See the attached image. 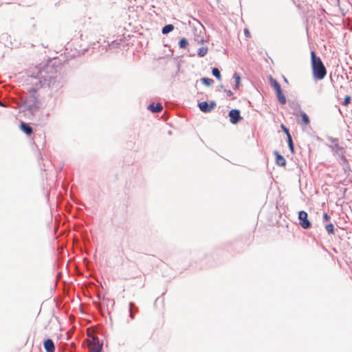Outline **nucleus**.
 <instances>
[{
    "label": "nucleus",
    "mask_w": 352,
    "mask_h": 352,
    "mask_svg": "<svg viewBox=\"0 0 352 352\" xmlns=\"http://www.w3.org/2000/svg\"><path fill=\"white\" fill-rule=\"evenodd\" d=\"M274 155L276 157V164L280 166H285L286 165L285 159L279 154L278 151H274Z\"/></svg>",
    "instance_id": "10"
},
{
    "label": "nucleus",
    "mask_w": 352,
    "mask_h": 352,
    "mask_svg": "<svg viewBox=\"0 0 352 352\" xmlns=\"http://www.w3.org/2000/svg\"><path fill=\"white\" fill-rule=\"evenodd\" d=\"M307 213L305 211L301 210L298 212V219L300 225L304 229L309 228L311 226L310 221L307 219Z\"/></svg>",
    "instance_id": "4"
},
{
    "label": "nucleus",
    "mask_w": 352,
    "mask_h": 352,
    "mask_svg": "<svg viewBox=\"0 0 352 352\" xmlns=\"http://www.w3.org/2000/svg\"><path fill=\"white\" fill-rule=\"evenodd\" d=\"M233 78L235 80V84L234 85V89H237L239 88L240 85H241V77L239 76V74L235 73L234 75H233Z\"/></svg>",
    "instance_id": "14"
},
{
    "label": "nucleus",
    "mask_w": 352,
    "mask_h": 352,
    "mask_svg": "<svg viewBox=\"0 0 352 352\" xmlns=\"http://www.w3.org/2000/svg\"><path fill=\"white\" fill-rule=\"evenodd\" d=\"M200 110L204 113L210 112L214 107H216V102L214 101H211L210 104L207 102H201L198 104Z\"/></svg>",
    "instance_id": "6"
},
{
    "label": "nucleus",
    "mask_w": 352,
    "mask_h": 352,
    "mask_svg": "<svg viewBox=\"0 0 352 352\" xmlns=\"http://www.w3.org/2000/svg\"><path fill=\"white\" fill-rule=\"evenodd\" d=\"M188 45V43L187 39H186L185 38H182L180 39V41L179 42V46L180 48L185 49L187 47Z\"/></svg>",
    "instance_id": "16"
},
{
    "label": "nucleus",
    "mask_w": 352,
    "mask_h": 352,
    "mask_svg": "<svg viewBox=\"0 0 352 352\" xmlns=\"http://www.w3.org/2000/svg\"><path fill=\"white\" fill-rule=\"evenodd\" d=\"M87 346L89 352H100L102 344L97 338L92 336L87 339Z\"/></svg>",
    "instance_id": "2"
},
{
    "label": "nucleus",
    "mask_w": 352,
    "mask_h": 352,
    "mask_svg": "<svg viewBox=\"0 0 352 352\" xmlns=\"http://www.w3.org/2000/svg\"><path fill=\"white\" fill-rule=\"evenodd\" d=\"M42 87L43 83L41 79L36 77L30 78V86L28 89L30 94L34 96Z\"/></svg>",
    "instance_id": "3"
},
{
    "label": "nucleus",
    "mask_w": 352,
    "mask_h": 352,
    "mask_svg": "<svg viewBox=\"0 0 352 352\" xmlns=\"http://www.w3.org/2000/svg\"><path fill=\"white\" fill-rule=\"evenodd\" d=\"M212 73L213 76H214L218 80H221V76L220 74V72L217 68H213L212 70Z\"/></svg>",
    "instance_id": "21"
},
{
    "label": "nucleus",
    "mask_w": 352,
    "mask_h": 352,
    "mask_svg": "<svg viewBox=\"0 0 352 352\" xmlns=\"http://www.w3.org/2000/svg\"><path fill=\"white\" fill-rule=\"evenodd\" d=\"M244 34L246 37L248 38H250L251 37V34H250V31L248 30V29L245 28L244 30Z\"/></svg>",
    "instance_id": "25"
},
{
    "label": "nucleus",
    "mask_w": 352,
    "mask_h": 352,
    "mask_svg": "<svg viewBox=\"0 0 352 352\" xmlns=\"http://www.w3.org/2000/svg\"><path fill=\"white\" fill-rule=\"evenodd\" d=\"M148 109L152 112H160L162 110L163 107L160 103H157L156 105L154 104H151Z\"/></svg>",
    "instance_id": "12"
},
{
    "label": "nucleus",
    "mask_w": 352,
    "mask_h": 352,
    "mask_svg": "<svg viewBox=\"0 0 352 352\" xmlns=\"http://www.w3.org/2000/svg\"><path fill=\"white\" fill-rule=\"evenodd\" d=\"M325 229L327 232L329 234L334 233V226L332 223H329L325 226Z\"/></svg>",
    "instance_id": "22"
},
{
    "label": "nucleus",
    "mask_w": 352,
    "mask_h": 352,
    "mask_svg": "<svg viewBox=\"0 0 352 352\" xmlns=\"http://www.w3.org/2000/svg\"><path fill=\"white\" fill-rule=\"evenodd\" d=\"M350 102H351V96H346L344 98V102H343V104L344 106H347Z\"/></svg>",
    "instance_id": "24"
},
{
    "label": "nucleus",
    "mask_w": 352,
    "mask_h": 352,
    "mask_svg": "<svg viewBox=\"0 0 352 352\" xmlns=\"http://www.w3.org/2000/svg\"><path fill=\"white\" fill-rule=\"evenodd\" d=\"M20 129L21 131H23L25 134L28 135L32 133V127L24 122H21L20 124Z\"/></svg>",
    "instance_id": "11"
},
{
    "label": "nucleus",
    "mask_w": 352,
    "mask_h": 352,
    "mask_svg": "<svg viewBox=\"0 0 352 352\" xmlns=\"http://www.w3.org/2000/svg\"><path fill=\"white\" fill-rule=\"evenodd\" d=\"M174 30V26L171 24L165 25L162 30V34H166Z\"/></svg>",
    "instance_id": "15"
},
{
    "label": "nucleus",
    "mask_w": 352,
    "mask_h": 352,
    "mask_svg": "<svg viewBox=\"0 0 352 352\" xmlns=\"http://www.w3.org/2000/svg\"><path fill=\"white\" fill-rule=\"evenodd\" d=\"M198 44H201L204 42V39L201 38L200 39H196L195 40Z\"/></svg>",
    "instance_id": "28"
},
{
    "label": "nucleus",
    "mask_w": 352,
    "mask_h": 352,
    "mask_svg": "<svg viewBox=\"0 0 352 352\" xmlns=\"http://www.w3.org/2000/svg\"><path fill=\"white\" fill-rule=\"evenodd\" d=\"M336 154L338 156H340V160H341L340 164L342 165L346 166V168H349V162H348V160H346V158L345 157V156L344 155L343 148H337Z\"/></svg>",
    "instance_id": "8"
},
{
    "label": "nucleus",
    "mask_w": 352,
    "mask_h": 352,
    "mask_svg": "<svg viewBox=\"0 0 352 352\" xmlns=\"http://www.w3.org/2000/svg\"><path fill=\"white\" fill-rule=\"evenodd\" d=\"M311 68L314 78L322 80L327 74V69L320 57H317L314 51L311 52Z\"/></svg>",
    "instance_id": "1"
},
{
    "label": "nucleus",
    "mask_w": 352,
    "mask_h": 352,
    "mask_svg": "<svg viewBox=\"0 0 352 352\" xmlns=\"http://www.w3.org/2000/svg\"><path fill=\"white\" fill-rule=\"evenodd\" d=\"M44 349L47 352H54L55 349L54 343L52 339H47L43 342Z\"/></svg>",
    "instance_id": "9"
},
{
    "label": "nucleus",
    "mask_w": 352,
    "mask_h": 352,
    "mask_svg": "<svg viewBox=\"0 0 352 352\" xmlns=\"http://www.w3.org/2000/svg\"><path fill=\"white\" fill-rule=\"evenodd\" d=\"M226 94L228 97L232 98V99H234V98L232 97L233 93L230 90L226 91Z\"/></svg>",
    "instance_id": "27"
},
{
    "label": "nucleus",
    "mask_w": 352,
    "mask_h": 352,
    "mask_svg": "<svg viewBox=\"0 0 352 352\" xmlns=\"http://www.w3.org/2000/svg\"><path fill=\"white\" fill-rule=\"evenodd\" d=\"M229 117L230 122L232 124H236L242 118L240 116V111L238 109H232L229 112Z\"/></svg>",
    "instance_id": "7"
},
{
    "label": "nucleus",
    "mask_w": 352,
    "mask_h": 352,
    "mask_svg": "<svg viewBox=\"0 0 352 352\" xmlns=\"http://www.w3.org/2000/svg\"><path fill=\"white\" fill-rule=\"evenodd\" d=\"M298 113H300V116H301V120H302L301 123L305 125H308L310 123V120H309L308 116L305 112L300 111V105L296 104L293 114L295 116H298Z\"/></svg>",
    "instance_id": "5"
},
{
    "label": "nucleus",
    "mask_w": 352,
    "mask_h": 352,
    "mask_svg": "<svg viewBox=\"0 0 352 352\" xmlns=\"http://www.w3.org/2000/svg\"><path fill=\"white\" fill-rule=\"evenodd\" d=\"M287 142H288V145H289V149H290L292 153H294V144H293L292 136L290 135V136L287 137Z\"/></svg>",
    "instance_id": "18"
},
{
    "label": "nucleus",
    "mask_w": 352,
    "mask_h": 352,
    "mask_svg": "<svg viewBox=\"0 0 352 352\" xmlns=\"http://www.w3.org/2000/svg\"><path fill=\"white\" fill-rule=\"evenodd\" d=\"M208 52V48L205 47H202L199 49L198 50V54L199 56L202 57L205 56Z\"/></svg>",
    "instance_id": "20"
},
{
    "label": "nucleus",
    "mask_w": 352,
    "mask_h": 352,
    "mask_svg": "<svg viewBox=\"0 0 352 352\" xmlns=\"http://www.w3.org/2000/svg\"><path fill=\"white\" fill-rule=\"evenodd\" d=\"M276 95H277V98H278V101L281 104H284L286 103L285 97L284 94H283L281 89L276 91Z\"/></svg>",
    "instance_id": "13"
},
{
    "label": "nucleus",
    "mask_w": 352,
    "mask_h": 352,
    "mask_svg": "<svg viewBox=\"0 0 352 352\" xmlns=\"http://www.w3.org/2000/svg\"><path fill=\"white\" fill-rule=\"evenodd\" d=\"M271 85L274 87V89L276 91L281 89L280 85L277 82V81L275 79H273L271 78Z\"/></svg>",
    "instance_id": "17"
},
{
    "label": "nucleus",
    "mask_w": 352,
    "mask_h": 352,
    "mask_svg": "<svg viewBox=\"0 0 352 352\" xmlns=\"http://www.w3.org/2000/svg\"><path fill=\"white\" fill-rule=\"evenodd\" d=\"M202 82L206 86H210L213 84L214 81L212 79L208 78H203L201 79Z\"/></svg>",
    "instance_id": "19"
},
{
    "label": "nucleus",
    "mask_w": 352,
    "mask_h": 352,
    "mask_svg": "<svg viewBox=\"0 0 352 352\" xmlns=\"http://www.w3.org/2000/svg\"><path fill=\"white\" fill-rule=\"evenodd\" d=\"M323 219L325 221H329L330 220V216L327 213H324L323 214Z\"/></svg>",
    "instance_id": "26"
},
{
    "label": "nucleus",
    "mask_w": 352,
    "mask_h": 352,
    "mask_svg": "<svg viewBox=\"0 0 352 352\" xmlns=\"http://www.w3.org/2000/svg\"><path fill=\"white\" fill-rule=\"evenodd\" d=\"M280 127L283 129V131H284V133L286 134L287 137H289L291 135L288 129L284 124H281Z\"/></svg>",
    "instance_id": "23"
}]
</instances>
